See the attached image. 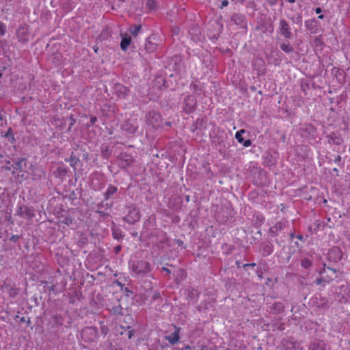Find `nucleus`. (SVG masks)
Here are the masks:
<instances>
[{"mask_svg": "<svg viewBox=\"0 0 350 350\" xmlns=\"http://www.w3.org/2000/svg\"><path fill=\"white\" fill-rule=\"evenodd\" d=\"M133 270L137 274L147 273L150 271V266L148 262L142 260L133 266Z\"/></svg>", "mask_w": 350, "mask_h": 350, "instance_id": "1", "label": "nucleus"}, {"mask_svg": "<svg viewBox=\"0 0 350 350\" xmlns=\"http://www.w3.org/2000/svg\"><path fill=\"white\" fill-rule=\"evenodd\" d=\"M279 29L281 34L286 38H289L291 36L289 25L285 20H280Z\"/></svg>", "mask_w": 350, "mask_h": 350, "instance_id": "2", "label": "nucleus"}, {"mask_svg": "<svg viewBox=\"0 0 350 350\" xmlns=\"http://www.w3.org/2000/svg\"><path fill=\"white\" fill-rule=\"evenodd\" d=\"M196 99L193 96H189L185 99L184 110L187 113H191L196 107Z\"/></svg>", "mask_w": 350, "mask_h": 350, "instance_id": "3", "label": "nucleus"}, {"mask_svg": "<svg viewBox=\"0 0 350 350\" xmlns=\"http://www.w3.org/2000/svg\"><path fill=\"white\" fill-rule=\"evenodd\" d=\"M139 218L140 216L139 211L137 208H133L129 211V213L126 215L125 219L129 223H134L138 221Z\"/></svg>", "mask_w": 350, "mask_h": 350, "instance_id": "4", "label": "nucleus"}, {"mask_svg": "<svg viewBox=\"0 0 350 350\" xmlns=\"http://www.w3.org/2000/svg\"><path fill=\"white\" fill-rule=\"evenodd\" d=\"M81 335L85 340H94L96 337V332L92 327H87L82 331Z\"/></svg>", "mask_w": 350, "mask_h": 350, "instance_id": "5", "label": "nucleus"}, {"mask_svg": "<svg viewBox=\"0 0 350 350\" xmlns=\"http://www.w3.org/2000/svg\"><path fill=\"white\" fill-rule=\"evenodd\" d=\"M18 213L24 217L30 218L33 216V210L27 206H21L18 211Z\"/></svg>", "mask_w": 350, "mask_h": 350, "instance_id": "6", "label": "nucleus"}, {"mask_svg": "<svg viewBox=\"0 0 350 350\" xmlns=\"http://www.w3.org/2000/svg\"><path fill=\"white\" fill-rule=\"evenodd\" d=\"M245 133L244 129H241L237 131L235 134V138L239 143L243 144L245 147H249L251 145V141L250 139L244 140L242 137V134Z\"/></svg>", "mask_w": 350, "mask_h": 350, "instance_id": "7", "label": "nucleus"}, {"mask_svg": "<svg viewBox=\"0 0 350 350\" xmlns=\"http://www.w3.org/2000/svg\"><path fill=\"white\" fill-rule=\"evenodd\" d=\"M131 38L129 36H124L122 38L120 46L123 51H126L131 43Z\"/></svg>", "mask_w": 350, "mask_h": 350, "instance_id": "8", "label": "nucleus"}, {"mask_svg": "<svg viewBox=\"0 0 350 350\" xmlns=\"http://www.w3.org/2000/svg\"><path fill=\"white\" fill-rule=\"evenodd\" d=\"M166 339L171 343V344H175L179 340V336L178 332H174L172 334L167 336L166 337Z\"/></svg>", "mask_w": 350, "mask_h": 350, "instance_id": "9", "label": "nucleus"}, {"mask_svg": "<svg viewBox=\"0 0 350 350\" xmlns=\"http://www.w3.org/2000/svg\"><path fill=\"white\" fill-rule=\"evenodd\" d=\"M316 21L314 20L307 21L305 23L306 27L312 33H314L316 31L315 26Z\"/></svg>", "mask_w": 350, "mask_h": 350, "instance_id": "10", "label": "nucleus"}, {"mask_svg": "<svg viewBox=\"0 0 350 350\" xmlns=\"http://www.w3.org/2000/svg\"><path fill=\"white\" fill-rule=\"evenodd\" d=\"M284 228V224L281 221L278 222L275 226L270 228V230L273 233H277L278 231L282 230Z\"/></svg>", "mask_w": 350, "mask_h": 350, "instance_id": "11", "label": "nucleus"}, {"mask_svg": "<svg viewBox=\"0 0 350 350\" xmlns=\"http://www.w3.org/2000/svg\"><path fill=\"white\" fill-rule=\"evenodd\" d=\"M117 191V188L114 186H109L105 193L106 199H108L111 195L115 193Z\"/></svg>", "mask_w": 350, "mask_h": 350, "instance_id": "12", "label": "nucleus"}, {"mask_svg": "<svg viewBox=\"0 0 350 350\" xmlns=\"http://www.w3.org/2000/svg\"><path fill=\"white\" fill-rule=\"evenodd\" d=\"M25 165V161L24 159H20L14 164V168L16 170H21Z\"/></svg>", "mask_w": 350, "mask_h": 350, "instance_id": "13", "label": "nucleus"}, {"mask_svg": "<svg viewBox=\"0 0 350 350\" xmlns=\"http://www.w3.org/2000/svg\"><path fill=\"white\" fill-rule=\"evenodd\" d=\"M310 350H325V347L322 343L314 342L310 345Z\"/></svg>", "mask_w": 350, "mask_h": 350, "instance_id": "14", "label": "nucleus"}, {"mask_svg": "<svg viewBox=\"0 0 350 350\" xmlns=\"http://www.w3.org/2000/svg\"><path fill=\"white\" fill-rule=\"evenodd\" d=\"M152 117L153 118H155L156 120H157V119L159 118V114L156 113H150L148 114V122L152 124L153 126H157L156 124H154V122L150 120V118Z\"/></svg>", "mask_w": 350, "mask_h": 350, "instance_id": "15", "label": "nucleus"}, {"mask_svg": "<svg viewBox=\"0 0 350 350\" xmlns=\"http://www.w3.org/2000/svg\"><path fill=\"white\" fill-rule=\"evenodd\" d=\"M280 47L286 53H291L293 50V47L288 44H282Z\"/></svg>", "mask_w": 350, "mask_h": 350, "instance_id": "16", "label": "nucleus"}, {"mask_svg": "<svg viewBox=\"0 0 350 350\" xmlns=\"http://www.w3.org/2000/svg\"><path fill=\"white\" fill-rule=\"evenodd\" d=\"M146 5L149 9L152 10L156 7V2L154 0H147Z\"/></svg>", "mask_w": 350, "mask_h": 350, "instance_id": "17", "label": "nucleus"}, {"mask_svg": "<svg viewBox=\"0 0 350 350\" xmlns=\"http://www.w3.org/2000/svg\"><path fill=\"white\" fill-rule=\"evenodd\" d=\"M301 265L304 268H308L311 265V262L308 259L301 260Z\"/></svg>", "mask_w": 350, "mask_h": 350, "instance_id": "18", "label": "nucleus"}, {"mask_svg": "<svg viewBox=\"0 0 350 350\" xmlns=\"http://www.w3.org/2000/svg\"><path fill=\"white\" fill-rule=\"evenodd\" d=\"M77 161H78V159L76 157H71L70 158V165H72V166H75L77 164Z\"/></svg>", "mask_w": 350, "mask_h": 350, "instance_id": "19", "label": "nucleus"}, {"mask_svg": "<svg viewBox=\"0 0 350 350\" xmlns=\"http://www.w3.org/2000/svg\"><path fill=\"white\" fill-rule=\"evenodd\" d=\"M332 252H335L336 254H338V258H337V260H339L341 258V252H340V250L338 249V248H334L332 250Z\"/></svg>", "mask_w": 350, "mask_h": 350, "instance_id": "20", "label": "nucleus"}, {"mask_svg": "<svg viewBox=\"0 0 350 350\" xmlns=\"http://www.w3.org/2000/svg\"><path fill=\"white\" fill-rule=\"evenodd\" d=\"M5 32V26L2 23H0V36L4 35Z\"/></svg>", "mask_w": 350, "mask_h": 350, "instance_id": "21", "label": "nucleus"}, {"mask_svg": "<svg viewBox=\"0 0 350 350\" xmlns=\"http://www.w3.org/2000/svg\"><path fill=\"white\" fill-rule=\"evenodd\" d=\"M140 29H141L140 26L135 27V29L132 31V33L134 34V35H137V33L139 31Z\"/></svg>", "mask_w": 350, "mask_h": 350, "instance_id": "22", "label": "nucleus"}, {"mask_svg": "<svg viewBox=\"0 0 350 350\" xmlns=\"http://www.w3.org/2000/svg\"><path fill=\"white\" fill-rule=\"evenodd\" d=\"M228 4V1L227 0H224L221 2V8L227 6Z\"/></svg>", "mask_w": 350, "mask_h": 350, "instance_id": "23", "label": "nucleus"}, {"mask_svg": "<svg viewBox=\"0 0 350 350\" xmlns=\"http://www.w3.org/2000/svg\"><path fill=\"white\" fill-rule=\"evenodd\" d=\"M316 13L319 14L321 12V9L320 8H317L315 10Z\"/></svg>", "mask_w": 350, "mask_h": 350, "instance_id": "24", "label": "nucleus"}, {"mask_svg": "<svg viewBox=\"0 0 350 350\" xmlns=\"http://www.w3.org/2000/svg\"><path fill=\"white\" fill-rule=\"evenodd\" d=\"M255 265H256V264H255V263H251V264H245L244 266H245H245H252V267H254V266H255Z\"/></svg>", "mask_w": 350, "mask_h": 350, "instance_id": "25", "label": "nucleus"}, {"mask_svg": "<svg viewBox=\"0 0 350 350\" xmlns=\"http://www.w3.org/2000/svg\"><path fill=\"white\" fill-rule=\"evenodd\" d=\"M96 120V118H91V122H92V123H94Z\"/></svg>", "mask_w": 350, "mask_h": 350, "instance_id": "26", "label": "nucleus"}, {"mask_svg": "<svg viewBox=\"0 0 350 350\" xmlns=\"http://www.w3.org/2000/svg\"><path fill=\"white\" fill-rule=\"evenodd\" d=\"M288 3H293L295 1V0H287Z\"/></svg>", "mask_w": 350, "mask_h": 350, "instance_id": "27", "label": "nucleus"}, {"mask_svg": "<svg viewBox=\"0 0 350 350\" xmlns=\"http://www.w3.org/2000/svg\"><path fill=\"white\" fill-rule=\"evenodd\" d=\"M329 271H331L333 274H335V271L332 269H328Z\"/></svg>", "mask_w": 350, "mask_h": 350, "instance_id": "28", "label": "nucleus"}, {"mask_svg": "<svg viewBox=\"0 0 350 350\" xmlns=\"http://www.w3.org/2000/svg\"><path fill=\"white\" fill-rule=\"evenodd\" d=\"M323 17H324V16H323V15H320V16H319V18H320V19L323 18Z\"/></svg>", "mask_w": 350, "mask_h": 350, "instance_id": "29", "label": "nucleus"}, {"mask_svg": "<svg viewBox=\"0 0 350 350\" xmlns=\"http://www.w3.org/2000/svg\"><path fill=\"white\" fill-rule=\"evenodd\" d=\"M317 282L318 284H321V280H317Z\"/></svg>", "mask_w": 350, "mask_h": 350, "instance_id": "30", "label": "nucleus"}, {"mask_svg": "<svg viewBox=\"0 0 350 350\" xmlns=\"http://www.w3.org/2000/svg\"><path fill=\"white\" fill-rule=\"evenodd\" d=\"M163 269H164L166 272H167V273H169V272H170V271H169V269H168L164 268Z\"/></svg>", "mask_w": 350, "mask_h": 350, "instance_id": "31", "label": "nucleus"}, {"mask_svg": "<svg viewBox=\"0 0 350 350\" xmlns=\"http://www.w3.org/2000/svg\"><path fill=\"white\" fill-rule=\"evenodd\" d=\"M297 238H298L299 239H302V236H299Z\"/></svg>", "mask_w": 350, "mask_h": 350, "instance_id": "32", "label": "nucleus"}]
</instances>
